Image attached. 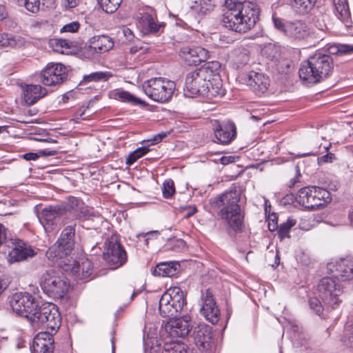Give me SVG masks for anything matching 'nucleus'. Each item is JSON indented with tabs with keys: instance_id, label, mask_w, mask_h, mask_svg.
<instances>
[{
	"instance_id": "6ab92c4d",
	"label": "nucleus",
	"mask_w": 353,
	"mask_h": 353,
	"mask_svg": "<svg viewBox=\"0 0 353 353\" xmlns=\"http://www.w3.org/2000/svg\"><path fill=\"white\" fill-rule=\"evenodd\" d=\"M180 57L189 65H196L206 61L210 52L201 46H184L179 51Z\"/></svg>"
},
{
	"instance_id": "58836bf2",
	"label": "nucleus",
	"mask_w": 353,
	"mask_h": 353,
	"mask_svg": "<svg viewBox=\"0 0 353 353\" xmlns=\"http://www.w3.org/2000/svg\"><path fill=\"white\" fill-rule=\"evenodd\" d=\"M342 341L345 345L353 348V324L345 327Z\"/></svg>"
},
{
	"instance_id": "bf43d9fd",
	"label": "nucleus",
	"mask_w": 353,
	"mask_h": 353,
	"mask_svg": "<svg viewBox=\"0 0 353 353\" xmlns=\"http://www.w3.org/2000/svg\"><path fill=\"white\" fill-rule=\"evenodd\" d=\"M168 133L167 132H161V133H159L158 134H157L154 137V143H158V142H160L164 137H165L167 136Z\"/></svg>"
},
{
	"instance_id": "6e6552de",
	"label": "nucleus",
	"mask_w": 353,
	"mask_h": 353,
	"mask_svg": "<svg viewBox=\"0 0 353 353\" xmlns=\"http://www.w3.org/2000/svg\"><path fill=\"white\" fill-rule=\"evenodd\" d=\"M175 86L172 81L163 77H153L143 83L142 90L154 101L165 103L172 97Z\"/></svg>"
},
{
	"instance_id": "f03ea898",
	"label": "nucleus",
	"mask_w": 353,
	"mask_h": 353,
	"mask_svg": "<svg viewBox=\"0 0 353 353\" xmlns=\"http://www.w3.org/2000/svg\"><path fill=\"white\" fill-rule=\"evenodd\" d=\"M75 225L67 226L62 231L57 241L46 252V256L70 272L77 280H90L92 276L93 265L90 260L82 258L73 264L67 263L65 258L70 255L74 247Z\"/></svg>"
},
{
	"instance_id": "f704fd0d",
	"label": "nucleus",
	"mask_w": 353,
	"mask_h": 353,
	"mask_svg": "<svg viewBox=\"0 0 353 353\" xmlns=\"http://www.w3.org/2000/svg\"><path fill=\"white\" fill-rule=\"evenodd\" d=\"M112 77L110 72H95L83 77V81L85 83L105 81Z\"/></svg>"
},
{
	"instance_id": "4d7b16f0",
	"label": "nucleus",
	"mask_w": 353,
	"mask_h": 353,
	"mask_svg": "<svg viewBox=\"0 0 353 353\" xmlns=\"http://www.w3.org/2000/svg\"><path fill=\"white\" fill-rule=\"evenodd\" d=\"M6 238V228L3 224L0 223V245L5 242Z\"/></svg>"
},
{
	"instance_id": "20e7f679",
	"label": "nucleus",
	"mask_w": 353,
	"mask_h": 353,
	"mask_svg": "<svg viewBox=\"0 0 353 353\" xmlns=\"http://www.w3.org/2000/svg\"><path fill=\"white\" fill-rule=\"evenodd\" d=\"M227 10L223 14V26L230 30L245 33L251 30L259 15L258 6L245 0H225Z\"/></svg>"
},
{
	"instance_id": "338daca9",
	"label": "nucleus",
	"mask_w": 353,
	"mask_h": 353,
	"mask_svg": "<svg viewBox=\"0 0 353 353\" xmlns=\"http://www.w3.org/2000/svg\"><path fill=\"white\" fill-rule=\"evenodd\" d=\"M316 26L321 31H325L327 29V26L325 23H320L319 25H316Z\"/></svg>"
},
{
	"instance_id": "6e6d98bb",
	"label": "nucleus",
	"mask_w": 353,
	"mask_h": 353,
	"mask_svg": "<svg viewBox=\"0 0 353 353\" xmlns=\"http://www.w3.org/2000/svg\"><path fill=\"white\" fill-rule=\"evenodd\" d=\"M139 157H137L134 152H131L128 157L126 158L125 163L128 165H132L135 161H137Z\"/></svg>"
},
{
	"instance_id": "e433bc0d",
	"label": "nucleus",
	"mask_w": 353,
	"mask_h": 353,
	"mask_svg": "<svg viewBox=\"0 0 353 353\" xmlns=\"http://www.w3.org/2000/svg\"><path fill=\"white\" fill-rule=\"evenodd\" d=\"M122 0H99L101 7L107 13H112L119 7Z\"/></svg>"
},
{
	"instance_id": "2f4dec72",
	"label": "nucleus",
	"mask_w": 353,
	"mask_h": 353,
	"mask_svg": "<svg viewBox=\"0 0 353 353\" xmlns=\"http://www.w3.org/2000/svg\"><path fill=\"white\" fill-rule=\"evenodd\" d=\"M212 0H195L190 6L191 10L200 17L210 14L214 9Z\"/></svg>"
},
{
	"instance_id": "052dcab7",
	"label": "nucleus",
	"mask_w": 353,
	"mask_h": 353,
	"mask_svg": "<svg viewBox=\"0 0 353 353\" xmlns=\"http://www.w3.org/2000/svg\"><path fill=\"white\" fill-rule=\"evenodd\" d=\"M7 17V12L6 8L0 5V20H3Z\"/></svg>"
},
{
	"instance_id": "c756f323",
	"label": "nucleus",
	"mask_w": 353,
	"mask_h": 353,
	"mask_svg": "<svg viewBox=\"0 0 353 353\" xmlns=\"http://www.w3.org/2000/svg\"><path fill=\"white\" fill-rule=\"evenodd\" d=\"M179 264L176 262H165L158 264L154 271L155 275L172 277L179 272Z\"/></svg>"
},
{
	"instance_id": "9d476101",
	"label": "nucleus",
	"mask_w": 353,
	"mask_h": 353,
	"mask_svg": "<svg viewBox=\"0 0 353 353\" xmlns=\"http://www.w3.org/2000/svg\"><path fill=\"white\" fill-rule=\"evenodd\" d=\"M332 200L327 190L317 186L301 188L298 192L297 201L307 209L315 210L323 207Z\"/></svg>"
},
{
	"instance_id": "cd10ccee",
	"label": "nucleus",
	"mask_w": 353,
	"mask_h": 353,
	"mask_svg": "<svg viewBox=\"0 0 353 353\" xmlns=\"http://www.w3.org/2000/svg\"><path fill=\"white\" fill-rule=\"evenodd\" d=\"M90 43L91 48L97 53H104L114 46L112 39L103 34L93 37Z\"/></svg>"
},
{
	"instance_id": "5701e85b",
	"label": "nucleus",
	"mask_w": 353,
	"mask_h": 353,
	"mask_svg": "<svg viewBox=\"0 0 353 353\" xmlns=\"http://www.w3.org/2000/svg\"><path fill=\"white\" fill-rule=\"evenodd\" d=\"M22 99L28 105H32L47 94V90L39 84H26L22 86Z\"/></svg>"
},
{
	"instance_id": "b1692460",
	"label": "nucleus",
	"mask_w": 353,
	"mask_h": 353,
	"mask_svg": "<svg viewBox=\"0 0 353 353\" xmlns=\"http://www.w3.org/2000/svg\"><path fill=\"white\" fill-rule=\"evenodd\" d=\"M192 336L199 348L208 349L211 339V327L203 323L198 324L193 329Z\"/></svg>"
},
{
	"instance_id": "37998d69",
	"label": "nucleus",
	"mask_w": 353,
	"mask_h": 353,
	"mask_svg": "<svg viewBox=\"0 0 353 353\" xmlns=\"http://www.w3.org/2000/svg\"><path fill=\"white\" fill-rule=\"evenodd\" d=\"M46 0H43V4ZM41 0H25V7L26 9L32 12L36 13L39 10Z\"/></svg>"
},
{
	"instance_id": "ea45409f",
	"label": "nucleus",
	"mask_w": 353,
	"mask_h": 353,
	"mask_svg": "<svg viewBox=\"0 0 353 353\" xmlns=\"http://www.w3.org/2000/svg\"><path fill=\"white\" fill-rule=\"evenodd\" d=\"M33 353H52L54 345H46L43 343H32Z\"/></svg>"
},
{
	"instance_id": "f8f14e48",
	"label": "nucleus",
	"mask_w": 353,
	"mask_h": 353,
	"mask_svg": "<svg viewBox=\"0 0 353 353\" xmlns=\"http://www.w3.org/2000/svg\"><path fill=\"white\" fill-rule=\"evenodd\" d=\"M236 79L240 83L249 86L258 94L265 92L270 86V82L268 76L263 72L253 70L248 73L239 74Z\"/></svg>"
},
{
	"instance_id": "e2e57ef3",
	"label": "nucleus",
	"mask_w": 353,
	"mask_h": 353,
	"mask_svg": "<svg viewBox=\"0 0 353 353\" xmlns=\"http://www.w3.org/2000/svg\"><path fill=\"white\" fill-rule=\"evenodd\" d=\"M232 159H233V157H223L221 159V161L223 164H226V163L232 161H231Z\"/></svg>"
},
{
	"instance_id": "c03bdc74",
	"label": "nucleus",
	"mask_w": 353,
	"mask_h": 353,
	"mask_svg": "<svg viewBox=\"0 0 353 353\" xmlns=\"http://www.w3.org/2000/svg\"><path fill=\"white\" fill-rule=\"evenodd\" d=\"M15 41L8 34H0V47H8L15 46Z\"/></svg>"
},
{
	"instance_id": "c9c22d12",
	"label": "nucleus",
	"mask_w": 353,
	"mask_h": 353,
	"mask_svg": "<svg viewBox=\"0 0 353 353\" xmlns=\"http://www.w3.org/2000/svg\"><path fill=\"white\" fill-rule=\"evenodd\" d=\"M115 98L122 102H128L132 104H141L143 103L141 99L125 90L117 92Z\"/></svg>"
},
{
	"instance_id": "680f3d73",
	"label": "nucleus",
	"mask_w": 353,
	"mask_h": 353,
	"mask_svg": "<svg viewBox=\"0 0 353 353\" xmlns=\"http://www.w3.org/2000/svg\"><path fill=\"white\" fill-rule=\"evenodd\" d=\"M196 212V208L195 207H192V208H190L188 209V211L186 213V215L185 216L187 218H189L191 216H192L193 214H194Z\"/></svg>"
},
{
	"instance_id": "c85d7f7f",
	"label": "nucleus",
	"mask_w": 353,
	"mask_h": 353,
	"mask_svg": "<svg viewBox=\"0 0 353 353\" xmlns=\"http://www.w3.org/2000/svg\"><path fill=\"white\" fill-rule=\"evenodd\" d=\"M336 17L346 26H349L350 12L347 0H332Z\"/></svg>"
},
{
	"instance_id": "13d9d810",
	"label": "nucleus",
	"mask_w": 353,
	"mask_h": 353,
	"mask_svg": "<svg viewBox=\"0 0 353 353\" xmlns=\"http://www.w3.org/2000/svg\"><path fill=\"white\" fill-rule=\"evenodd\" d=\"M23 157L26 161H34L38 159L39 155L37 153L28 152L23 155Z\"/></svg>"
},
{
	"instance_id": "a211bd4d",
	"label": "nucleus",
	"mask_w": 353,
	"mask_h": 353,
	"mask_svg": "<svg viewBox=\"0 0 353 353\" xmlns=\"http://www.w3.org/2000/svg\"><path fill=\"white\" fill-rule=\"evenodd\" d=\"M213 132L216 143L227 145L234 140L236 135V126L230 121H215L213 125Z\"/></svg>"
},
{
	"instance_id": "5fc2aeb1",
	"label": "nucleus",
	"mask_w": 353,
	"mask_h": 353,
	"mask_svg": "<svg viewBox=\"0 0 353 353\" xmlns=\"http://www.w3.org/2000/svg\"><path fill=\"white\" fill-rule=\"evenodd\" d=\"M150 151L148 147H140L137 148L134 152L137 157L141 158Z\"/></svg>"
},
{
	"instance_id": "72a5a7b5",
	"label": "nucleus",
	"mask_w": 353,
	"mask_h": 353,
	"mask_svg": "<svg viewBox=\"0 0 353 353\" xmlns=\"http://www.w3.org/2000/svg\"><path fill=\"white\" fill-rule=\"evenodd\" d=\"M56 333H52L50 330L41 332L38 333L33 339L32 343H43L46 345H54L53 336Z\"/></svg>"
},
{
	"instance_id": "2eb2a0df",
	"label": "nucleus",
	"mask_w": 353,
	"mask_h": 353,
	"mask_svg": "<svg viewBox=\"0 0 353 353\" xmlns=\"http://www.w3.org/2000/svg\"><path fill=\"white\" fill-rule=\"evenodd\" d=\"M67 78V69L61 63H48L40 73V81L45 85L61 83Z\"/></svg>"
},
{
	"instance_id": "7c9ffc66",
	"label": "nucleus",
	"mask_w": 353,
	"mask_h": 353,
	"mask_svg": "<svg viewBox=\"0 0 353 353\" xmlns=\"http://www.w3.org/2000/svg\"><path fill=\"white\" fill-rule=\"evenodd\" d=\"M57 215V210L51 207L46 208L42 210L41 216L39 217V221L46 232H49L52 230V226L54 225V220Z\"/></svg>"
},
{
	"instance_id": "f257e3e1",
	"label": "nucleus",
	"mask_w": 353,
	"mask_h": 353,
	"mask_svg": "<svg viewBox=\"0 0 353 353\" xmlns=\"http://www.w3.org/2000/svg\"><path fill=\"white\" fill-rule=\"evenodd\" d=\"M327 271L332 276L320 280L315 294L326 307L335 309L342 301L343 287L339 281L353 279V259L344 258L330 262L327 264Z\"/></svg>"
},
{
	"instance_id": "ddd939ff",
	"label": "nucleus",
	"mask_w": 353,
	"mask_h": 353,
	"mask_svg": "<svg viewBox=\"0 0 353 353\" xmlns=\"http://www.w3.org/2000/svg\"><path fill=\"white\" fill-rule=\"evenodd\" d=\"M103 257L113 269L121 266L127 260L125 251L121 248L117 237L112 236L105 243Z\"/></svg>"
},
{
	"instance_id": "393cba45",
	"label": "nucleus",
	"mask_w": 353,
	"mask_h": 353,
	"mask_svg": "<svg viewBox=\"0 0 353 353\" xmlns=\"http://www.w3.org/2000/svg\"><path fill=\"white\" fill-rule=\"evenodd\" d=\"M50 304V303H43L38 299L34 305L37 306L32 307L31 312L28 313L26 319L34 328L40 329L41 325L43 323V317H46L43 313H46L45 310L48 311Z\"/></svg>"
},
{
	"instance_id": "473e14b6",
	"label": "nucleus",
	"mask_w": 353,
	"mask_h": 353,
	"mask_svg": "<svg viewBox=\"0 0 353 353\" xmlns=\"http://www.w3.org/2000/svg\"><path fill=\"white\" fill-rule=\"evenodd\" d=\"M316 1L317 0H294L293 6L299 13L305 14L313 8Z\"/></svg>"
},
{
	"instance_id": "bb28decb",
	"label": "nucleus",
	"mask_w": 353,
	"mask_h": 353,
	"mask_svg": "<svg viewBox=\"0 0 353 353\" xmlns=\"http://www.w3.org/2000/svg\"><path fill=\"white\" fill-rule=\"evenodd\" d=\"M230 57L232 67L241 69L248 64L250 59V51L242 46L238 47L231 52Z\"/></svg>"
},
{
	"instance_id": "f3484780",
	"label": "nucleus",
	"mask_w": 353,
	"mask_h": 353,
	"mask_svg": "<svg viewBox=\"0 0 353 353\" xmlns=\"http://www.w3.org/2000/svg\"><path fill=\"white\" fill-rule=\"evenodd\" d=\"M145 353H188L185 344L176 341L166 342L163 347L156 338H143Z\"/></svg>"
},
{
	"instance_id": "9b49d317",
	"label": "nucleus",
	"mask_w": 353,
	"mask_h": 353,
	"mask_svg": "<svg viewBox=\"0 0 353 353\" xmlns=\"http://www.w3.org/2000/svg\"><path fill=\"white\" fill-rule=\"evenodd\" d=\"M274 27L286 37L302 40L306 39L310 34L307 26L301 21H285L281 19L273 17Z\"/></svg>"
},
{
	"instance_id": "49530a36",
	"label": "nucleus",
	"mask_w": 353,
	"mask_h": 353,
	"mask_svg": "<svg viewBox=\"0 0 353 353\" xmlns=\"http://www.w3.org/2000/svg\"><path fill=\"white\" fill-rule=\"evenodd\" d=\"M79 27H80V24L79 22L72 21L71 23H69L63 26L61 28L60 32L62 33L63 32L74 33V32H76L78 31V30L79 29Z\"/></svg>"
},
{
	"instance_id": "dca6fc26",
	"label": "nucleus",
	"mask_w": 353,
	"mask_h": 353,
	"mask_svg": "<svg viewBox=\"0 0 353 353\" xmlns=\"http://www.w3.org/2000/svg\"><path fill=\"white\" fill-rule=\"evenodd\" d=\"M137 26L144 34H154L161 31L165 24L157 21L156 13L151 8H146L137 16Z\"/></svg>"
},
{
	"instance_id": "aec40b11",
	"label": "nucleus",
	"mask_w": 353,
	"mask_h": 353,
	"mask_svg": "<svg viewBox=\"0 0 353 353\" xmlns=\"http://www.w3.org/2000/svg\"><path fill=\"white\" fill-rule=\"evenodd\" d=\"M170 318L165 328L172 337L183 338L190 333L191 318L189 315H184L180 318L176 316Z\"/></svg>"
},
{
	"instance_id": "412c9836",
	"label": "nucleus",
	"mask_w": 353,
	"mask_h": 353,
	"mask_svg": "<svg viewBox=\"0 0 353 353\" xmlns=\"http://www.w3.org/2000/svg\"><path fill=\"white\" fill-rule=\"evenodd\" d=\"M201 313L205 319L212 324H216L220 319V312L212 297V294L207 290L202 299Z\"/></svg>"
},
{
	"instance_id": "0e129e2a",
	"label": "nucleus",
	"mask_w": 353,
	"mask_h": 353,
	"mask_svg": "<svg viewBox=\"0 0 353 353\" xmlns=\"http://www.w3.org/2000/svg\"><path fill=\"white\" fill-rule=\"evenodd\" d=\"M17 348L20 349L24 346V341L21 338L17 339Z\"/></svg>"
},
{
	"instance_id": "0eeeda50",
	"label": "nucleus",
	"mask_w": 353,
	"mask_h": 353,
	"mask_svg": "<svg viewBox=\"0 0 353 353\" xmlns=\"http://www.w3.org/2000/svg\"><path fill=\"white\" fill-rule=\"evenodd\" d=\"M39 285L43 292L52 298L61 299L68 292L70 285L60 270H46L39 277Z\"/></svg>"
},
{
	"instance_id": "4c0bfd02",
	"label": "nucleus",
	"mask_w": 353,
	"mask_h": 353,
	"mask_svg": "<svg viewBox=\"0 0 353 353\" xmlns=\"http://www.w3.org/2000/svg\"><path fill=\"white\" fill-rule=\"evenodd\" d=\"M296 220L289 218L288 221L280 225L279 228V235L281 239L288 236L290 229L296 224Z\"/></svg>"
},
{
	"instance_id": "603ef678",
	"label": "nucleus",
	"mask_w": 353,
	"mask_h": 353,
	"mask_svg": "<svg viewBox=\"0 0 353 353\" xmlns=\"http://www.w3.org/2000/svg\"><path fill=\"white\" fill-rule=\"evenodd\" d=\"M81 0H61V5L65 8H73L79 5Z\"/></svg>"
},
{
	"instance_id": "864d4df0",
	"label": "nucleus",
	"mask_w": 353,
	"mask_h": 353,
	"mask_svg": "<svg viewBox=\"0 0 353 353\" xmlns=\"http://www.w3.org/2000/svg\"><path fill=\"white\" fill-rule=\"evenodd\" d=\"M122 32L126 40L128 41H131L134 39L133 32L129 28L124 27Z\"/></svg>"
},
{
	"instance_id": "1a4fd4ad",
	"label": "nucleus",
	"mask_w": 353,
	"mask_h": 353,
	"mask_svg": "<svg viewBox=\"0 0 353 353\" xmlns=\"http://www.w3.org/2000/svg\"><path fill=\"white\" fill-rule=\"evenodd\" d=\"M186 303L183 292L179 287L169 288L159 300V312L163 317H175Z\"/></svg>"
},
{
	"instance_id": "39448f33",
	"label": "nucleus",
	"mask_w": 353,
	"mask_h": 353,
	"mask_svg": "<svg viewBox=\"0 0 353 353\" xmlns=\"http://www.w3.org/2000/svg\"><path fill=\"white\" fill-rule=\"evenodd\" d=\"M239 191L231 187L211 203L213 207L220 208L219 215L234 232L241 231L243 225L244 216L239 205Z\"/></svg>"
},
{
	"instance_id": "de8ad7c7",
	"label": "nucleus",
	"mask_w": 353,
	"mask_h": 353,
	"mask_svg": "<svg viewBox=\"0 0 353 353\" xmlns=\"http://www.w3.org/2000/svg\"><path fill=\"white\" fill-rule=\"evenodd\" d=\"M50 44L53 47H56L55 50L59 51V48H69L70 45L68 41L65 39H52L50 41Z\"/></svg>"
},
{
	"instance_id": "a19ab883",
	"label": "nucleus",
	"mask_w": 353,
	"mask_h": 353,
	"mask_svg": "<svg viewBox=\"0 0 353 353\" xmlns=\"http://www.w3.org/2000/svg\"><path fill=\"white\" fill-rule=\"evenodd\" d=\"M175 192L174 181L172 179L165 180L163 184V195L165 199H170Z\"/></svg>"
},
{
	"instance_id": "4be33fe9",
	"label": "nucleus",
	"mask_w": 353,
	"mask_h": 353,
	"mask_svg": "<svg viewBox=\"0 0 353 353\" xmlns=\"http://www.w3.org/2000/svg\"><path fill=\"white\" fill-rule=\"evenodd\" d=\"M46 317H43V323L41 325L40 329L50 330L52 333H57L61 323V314L57 305L51 303L49 308L45 310Z\"/></svg>"
},
{
	"instance_id": "7ed1b4c3",
	"label": "nucleus",
	"mask_w": 353,
	"mask_h": 353,
	"mask_svg": "<svg viewBox=\"0 0 353 353\" xmlns=\"http://www.w3.org/2000/svg\"><path fill=\"white\" fill-rule=\"evenodd\" d=\"M219 62L211 61L188 73L185 88L189 96L199 95L209 99L224 96L225 90L219 73Z\"/></svg>"
},
{
	"instance_id": "4468645a",
	"label": "nucleus",
	"mask_w": 353,
	"mask_h": 353,
	"mask_svg": "<svg viewBox=\"0 0 353 353\" xmlns=\"http://www.w3.org/2000/svg\"><path fill=\"white\" fill-rule=\"evenodd\" d=\"M37 300L27 292H17L10 297L9 303L16 314L26 318Z\"/></svg>"
},
{
	"instance_id": "79ce46f5",
	"label": "nucleus",
	"mask_w": 353,
	"mask_h": 353,
	"mask_svg": "<svg viewBox=\"0 0 353 353\" xmlns=\"http://www.w3.org/2000/svg\"><path fill=\"white\" fill-rule=\"evenodd\" d=\"M308 302L310 309L312 310L317 315L320 316L323 311V307L319 299L317 297H311Z\"/></svg>"
},
{
	"instance_id": "a878e982",
	"label": "nucleus",
	"mask_w": 353,
	"mask_h": 353,
	"mask_svg": "<svg viewBox=\"0 0 353 353\" xmlns=\"http://www.w3.org/2000/svg\"><path fill=\"white\" fill-rule=\"evenodd\" d=\"M36 254L34 250L24 243H18L11 251H10L8 260L10 263H16L26 260Z\"/></svg>"
},
{
	"instance_id": "774afa93",
	"label": "nucleus",
	"mask_w": 353,
	"mask_h": 353,
	"mask_svg": "<svg viewBox=\"0 0 353 353\" xmlns=\"http://www.w3.org/2000/svg\"><path fill=\"white\" fill-rule=\"evenodd\" d=\"M138 50H139V48L137 47H136V46L132 47L130 48V52L132 54L136 53L137 52H138Z\"/></svg>"
},
{
	"instance_id": "8fccbe9b",
	"label": "nucleus",
	"mask_w": 353,
	"mask_h": 353,
	"mask_svg": "<svg viewBox=\"0 0 353 353\" xmlns=\"http://www.w3.org/2000/svg\"><path fill=\"white\" fill-rule=\"evenodd\" d=\"M88 108V106H83L81 107L79 110H77L74 114L72 120L74 121L76 123H78L79 119H85V118L83 116Z\"/></svg>"
},
{
	"instance_id": "69168bd1",
	"label": "nucleus",
	"mask_w": 353,
	"mask_h": 353,
	"mask_svg": "<svg viewBox=\"0 0 353 353\" xmlns=\"http://www.w3.org/2000/svg\"><path fill=\"white\" fill-rule=\"evenodd\" d=\"M296 178H294V179H293L292 185H294V184H295V183H296V181H298V178H299V176H301L300 170H299V167H298V166H296Z\"/></svg>"
},
{
	"instance_id": "09e8293b",
	"label": "nucleus",
	"mask_w": 353,
	"mask_h": 353,
	"mask_svg": "<svg viewBox=\"0 0 353 353\" xmlns=\"http://www.w3.org/2000/svg\"><path fill=\"white\" fill-rule=\"evenodd\" d=\"M335 159V155L333 153L329 152L318 158V163L321 165L325 163H332Z\"/></svg>"
},
{
	"instance_id": "423d86ee",
	"label": "nucleus",
	"mask_w": 353,
	"mask_h": 353,
	"mask_svg": "<svg viewBox=\"0 0 353 353\" xmlns=\"http://www.w3.org/2000/svg\"><path fill=\"white\" fill-rule=\"evenodd\" d=\"M332 70V58L328 54L316 52L301 63L299 74L305 84H314L326 79Z\"/></svg>"
},
{
	"instance_id": "a18cd8bd",
	"label": "nucleus",
	"mask_w": 353,
	"mask_h": 353,
	"mask_svg": "<svg viewBox=\"0 0 353 353\" xmlns=\"http://www.w3.org/2000/svg\"><path fill=\"white\" fill-rule=\"evenodd\" d=\"M159 234V231L153 230V231L148 232L146 233H139V234H137V238L139 239V241H143V244L145 245H148V241L150 240L149 236H154L155 238H157Z\"/></svg>"
},
{
	"instance_id": "3c124183",
	"label": "nucleus",
	"mask_w": 353,
	"mask_h": 353,
	"mask_svg": "<svg viewBox=\"0 0 353 353\" xmlns=\"http://www.w3.org/2000/svg\"><path fill=\"white\" fill-rule=\"evenodd\" d=\"M338 52L341 54H351L353 53V45L349 44H339L337 46Z\"/></svg>"
}]
</instances>
